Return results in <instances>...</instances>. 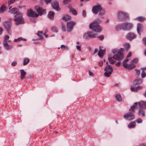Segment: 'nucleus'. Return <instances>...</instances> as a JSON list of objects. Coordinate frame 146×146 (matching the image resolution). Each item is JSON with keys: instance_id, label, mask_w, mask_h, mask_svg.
Listing matches in <instances>:
<instances>
[{"instance_id": "de8ad7c7", "label": "nucleus", "mask_w": 146, "mask_h": 146, "mask_svg": "<svg viewBox=\"0 0 146 146\" xmlns=\"http://www.w3.org/2000/svg\"><path fill=\"white\" fill-rule=\"evenodd\" d=\"M62 27L63 31H66V28L65 26L63 24H62Z\"/></svg>"}, {"instance_id": "4c0bfd02", "label": "nucleus", "mask_w": 146, "mask_h": 146, "mask_svg": "<svg viewBox=\"0 0 146 146\" xmlns=\"http://www.w3.org/2000/svg\"><path fill=\"white\" fill-rule=\"evenodd\" d=\"M124 46L127 50L130 47L129 44L128 43H126L124 44Z\"/></svg>"}, {"instance_id": "5fc2aeb1", "label": "nucleus", "mask_w": 146, "mask_h": 146, "mask_svg": "<svg viewBox=\"0 0 146 146\" xmlns=\"http://www.w3.org/2000/svg\"><path fill=\"white\" fill-rule=\"evenodd\" d=\"M138 59L137 58H135L133 59L132 61V62L134 63H136Z\"/></svg>"}, {"instance_id": "1a4fd4ad", "label": "nucleus", "mask_w": 146, "mask_h": 146, "mask_svg": "<svg viewBox=\"0 0 146 146\" xmlns=\"http://www.w3.org/2000/svg\"><path fill=\"white\" fill-rule=\"evenodd\" d=\"M76 25V23L74 21H70L67 23V31L68 32L71 31L73 27Z\"/></svg>"}, {"instance_id": "b1692460", "label": "nucleus", "mask_w": 146, "mask_h": 146, "mask_svg": "<svg viewBox=\"0 0 146 146\" xmlns=\"http://www.w3.org/2000/svg\"><path fill=\"white\" fill-rule=\"evenodd\" d=\"M137 103H135L133 106L131 107L129 111L131 110L132 112H134L135 111V109L137 108Z\"/></svg>"}, {"instance_id": "09e8293b", "label": "nucleus", "mask_w": 146, "mask_h": 146, "mask_svg": "<svg viewBox=\"0 0 146 146\" xmlns=\"http://www.w3.org/2000/svg\"><path fill=\"white\" fill-rule=\"evenodd\" d=\"M103 62L102 60L99 61V62L98 64L99 65V66H102L103 65Z\"/></svg>"}, {"instance_id": "4468645a", "label": "nucleus", "mask_w": 146, "mask_h": 146, "mask_svg": "<svg viewBox=\"0 0 146 146\" xmlns=\"http://www.w3.org/2000/svg\"><path fill=\"white\" fill-rule=\"evenodd\" d=\"M35 9L36 12L40 15L43 14L45 13L46 10L42 9L41 7H38L37 8V7H35Z\"/></svg>"}, {"instance_id": "c03bdc74", "label": "nucleus", "mask_w": 146, "mask_h": 146, "mask_svg": "<svg viewBox=\"0 0 146 146\" xmlns=\"http://www.w3.org/2000/svg\"><path fill=\"white\" fill-rule=\"evenodd\" d=\"M17 64V62L15 61H13V62L11 63V65L13 66H16Z\"/></svg>"}, {"instance_id": "c9c22d12", "label": "nucleus", "mask_w": 146, "mask_h": 146, "mask_svg": "<svg viewBox=\"0 0 146 146\" xmlns=\"http://www.w3.org/2000/svg\"><path fill=\"white\" fill-rule=\"evenodd\" d=\"M142 82V81L141 79L136 80L134 81L133 84H138L141 83Z\"/></svg>"}, {"instance_id": "e2e57ef3", "label": "nucleus", "mask_w": 146, "mask_h": 146, "mask_svg": "<svg viewBox=\"0 0 146 146\" xmlns=\"http://www.w3.org/2000/svg\"><path fill=\"white\" fill-rule=\"evenodd\" d=\"M98 51V49L97 48H95L94 49V54H96Z\"/></svg>"}, {"instance_id": "412c9836", "label": "nucleus", "mask_w": 146, "mask_h": 146, "mask_svg": "<svg viewBox=\"0 0 146 146\" xmlns=\"http://www.w3.org/2000/svg\"><path fill=\"white\" fill-rule=\"evenodd\" d=\"M37 35L40 37V39H43V37L42 36L44 35L46 37H47L48 36L47 35H46L45 34H43L42 31H38L37 33Z\"/></svg>"}, {"instance_id": "338daca9", "label": "nucleus", "mask_w": 146, "mask_h": 146, "mask_svg": "<svg viewBox=\"0 0 146 146\" xmlns=\"http://www.w3.org/2000/svg\"><path fill=\"white\" fill-rule=\"evenodd\" d=\"M65 45H63V44L62 45H61V47H61V48H65Z\"/></svg>"}, {"instance_id": "9b49d317", "label": "nucleus", "mask_w": 146, "mask_h": 146, "mask_svg": "<svg viewBox=\"0 0 146 146\" xmlns=\"http://www.w3.org/2000/svg\"><path fill=\"white\" fill-rule=\"evenodd\" d=\"M51 5L52 8L55 10L59 11L60 8L59 7L58 2L57 0L54 1L51 3Z\"/></svg>"}, {"instance_id": "6ab92c4d", "label": "nucleus", "mask_w": 146, "mask_h": 146, "mask_svg": "<svg viewBox=\"0 0 146 146\" xmlns=\"http://www.w3.org/2000/svg\"><path fill=\"white\" fill-rule=\"evenodd\" d=\"M142 89V87L139 86L136 87H131V90L132 92H137V91Z\"/></svg>"}, {"instance_id": "2eb2a0df", "label": "nucleus", "mask_w": 146, "mask_h": 146, "mask_svg": "<svg viewBox=\"0 0 146 146\" xmlns=\"http://www.w3.org/2000/svg\"><path fill=\"white\" fill-rule=\"evenodd\" d=\"M3 46L5 48L8 50L13 48L14 46L11 45H10L8 42L3 43Z\"/></svg>"}, {"instance_id": "052dcab7", "label": "nucleus", "mask_w": 146, "mask_h": 146, "mask_svg": "<svg viewBox=\"0 0 146 146\" xmlns=\"http://www.w3.org/2000/svg\"><path fill=\"white\" fill-rule=\"evenodd\" d=\"M120 64V62H118L115 64V65L116 66H119Z\"/></svg>"}, {"instance_id": "ea45409f", "label": "nucleus", "mask_w": 146, "mask_h": 146, "mask_svg": "<svg viewBox=\"0 0 146 146\" xmlns=\"http://www.w3.org/2000/svg\"><path fill=\"white\" fill-rule=\"evenodd\" d=\"M123 67L125 68H127L128 64H127V62H126L125 61H123Z\"/></svg>"}, {"instance_id": "ddd939ff", "label": "nucleus", "mask_w": 146, "mask_h": 146, "mask_svg": "<svg viewBox=\"0 0 146 146\" xmlns=\"http://www.w3.org/2000/svg\"><path fill=\"white\" fill-rule=\"evenodd\" d=\"M27 14L29 16L33 17H36L38 16V14L33 11L31 9H30L28 11Z\"/></svg>"}, {"instance_id": "e433bc0d", "label": "nucleus", "mask_w": 146, "mask_h": 146, "mask_svg": "<svg viewBox=\"0 0 146 146\" xmlns=\"http://www.w3.org/2000/svg\"><path fill=\"white\" fill-rule=\"evenodd\" d=\"M108 60L110 63L111 64H113L115 63V61L112 59L111 57H109L108 58Z\"/></svg>"}, {"instance_id": "7c9ffc66", "label": "nucleus", "mask_w": 146, "mask_h": 146, "mask_svg": "<svg viewBox=\"0 0 146 146\" xmlns=\"http://www.w3.org/2000/svg\"><path fill=\"white\" fill-rule=\"evenodd\" d=\"M115 98L116 100L118 102H121L122 101V99L121 96L119 94H117L116 95Z\"/></svg>"}, {"instance_id": "f257e3e1", "label": "nucleus", "mask_w": 146, "mask_h": 146, "mask_svg": "<svg viewBox=\"0 0 146 146\" xmlns=\"http://www.w3.org/2000/svg\"><path fill=\"white\" fill-rule=\"evenodd\" d=\"M9 12L15 15L14 20L15 22L16 25L24 23L25 21L23 18L22 14L17 11V8H13Z\"/></svg>"}, {"instance_id": "a18cd8bd", "label": "nucleus", "mask_w": 146, "mask_h": 146, "mask_svg": "<svg viewBox=\"0 0 146 146\" xmlns=\"http://www.w3.org/2000/svg\"><path fill=\"white\" fill-rule=\"evenodd\" d=\"M15 0H9L8 1V4L9 5L11 4H12L14 3V1Z\"/></svg>"}, {"instance_id": "680f3d73", "label": "nucleus", "mask_w": 146, "mask_h": 146, "mask_svg": "<svg viewBox=\"0 0 146 146\" xmlns=\"http://www.w3.org/2000/svg\"><path fill=\"white\" fill-rule=\"evenodd\" d=\"M129 60V59L127 57L126 59L125 60L123 61H125V62H128Z\"/></svg>"}, {"instance_id": "58836bf2", "label": "nucleus", "mask_w": 146, "mask_h": 146, "mask_svg": "<svg viewBox=\"0 0 146 146\" xmlns=\"http://www.w3.org/2000/svg\"><path fill=\"white\" fill-rule=\"evenodd\" d=\"M135 121L138 123H142V120L141 118H139L137 119Z\"/></svg>"}, {"instance_id": "2f4dec72", "label": "nucleus", "mask_w": 146, "mask_h": 146, "mask_svg": "<svg viewBox=\"0 0 146 146\" xmlns=\"http://www.w3.org/2000/svg\"><path fill=\"white\" fill-rule=\"evenodd\" d=\"M138 113L140 115H141L142 116H143L145 115L144 111L142 109H140L139 110Z\"/></svg>"}, {"instance_id": "6e6552de", "label": "nucleus", "mask_w": 146, "mask_h": 146, "mask_svg": "<svg viewBox=\"0 0 146 146\" xmlns=\"http://www.w3.org/2000/svg\"><path fill=\"white\" fill-rule=\"evenodd\" d=\"M102 9V7L100 5H97L93 6L92 8V12L95 14H96Z\"/></svg>"}, {"instance_id": "8fccbe9b", "label": "nucleus", "mask_w": 146, "mask_h": 146, "mask_svg": "<svg viewBox=\"0 0 146 146\" xmlns=\"http://www.w3.org/2000/svg\"><path fill=\"white\" fill-rule=\"evenodd\" d=\"M86 12L85 10H84L83 11L82 15L84 17H85L86 16Z\"/></svg>"}, {"instance_id": "aec40b11", "label": "nucleus", "mask_w": 146, "mask_h": 146, "mask_svg": "<svg viewBox=\"0 0 146 146\" xmlns=\"http://www.w3.org/2000/svg\"><path fill=\"white\" fill-rule=\"evenodd\" d=\"M21 73L20 78L21 80H23L25 77V75L27 74L26 72L24 70L21 69L20 70Z\"/></svg>"}, {"instance_id": "603ef678", "label": "nucleus", "mask_w": 146, "mask_h": 146, "mask_svg": "<svg viewBox=\"0 0 146 146\" xmlns=\"http://www.w3.org/2000/svg\"><path fill=\"white\" fill-rule=\"evenodd\" d=\"M98 38L101 40H102L104 38V36L103 35H101L98 37Z\"/></svg>"}, {"instance_id": "5701e85b", "label": "nucleus", "mask_w": 146, "mask_h": 146, "mask_svg": "<svg viewBox=\"0 0 146 146\" xmlns=\"http://www.w3.org/2000/svg\"><path fill=\"white\" fill-rule=\"evenodd\" d=\"M139 105L141 108H146V102L142 101L139 102Z\"/></svg>"}, {"instance_id": "bb28decb", "label": "nucleus", "mask_w": 146, "mask_h": 146, "mask_svg": "<svg viewBox=\"0 0 146 146\" xmlns=\"http://www.w3.org/2000/svg\"><path fill=\"white\" fill-rule=\"evenodd\" d=\"M135 126V121H133L130 123L128 125V127L129 128H134Z\"/></svg>"}, {"instance_id": "79ce46f5", "label": "nucleus", "mask_w": 146, "mask_h": 146, "mask_svg": "<svg viewBox=\"0 0 146 146\" xmlns=\"http://www.w3.org/2000/svg\"><path fill=\"white\" fill-rule=\"evenodd\" d=\"M71 0H64L63 1V3L66 5L68 3L70 2Z\"/></svg>"}, {"instance_id": "f8f14e48", "label": "nucleus", "mask_w": 146, "mask_h": 146, "mask_svg": "<svg viewBox=\"0 0 146 146\" xmlns=\"http://www.w3.org/2000/svg\"><path fill=\"white\" fill-rule=\"evenodd\" d=\"M124 27L123 30H129L132 27L133 25L130 23L125 22L123 23Z\"/></svg>"}, {"instance_id": "0eeeda50", "label": "nucleus", "mask_w": 146, "mask_h": 146, "mask_svg": "<svg viewBox=\"0 0 146 146\" xmlns=\"http://www.w3.org/2000/svg\"><path fill=\"white\" fill-rule=\"evenodd\" d=\"M118 19L120 20H123L128 18V15L125 12H121L118 13Z\"/></svg>"}, {"instance_id": "f3484780", "label": "nucleus", "mask_w": 146, "mask_h": 146, "mask_svg": "<svg viewBox=\"0 0 146 146\" xmlns=\"http://www.w3.org/2000/svg\"><path fill=\"white\" fill-rule=\"evenodd\" d=\"M103 48L102 46H100V49L99 52L98 53V55L100 57H103L104 55V53L105 52V50H103L102 48Z\"/></svg>"}, {"instance_id": "37998d69", "label": "nucleus", "mask_w": 146, "mask_h": 146, "mask_svg": "<svg viewBox=\"0 0 146 146\" xmlns=\"http://www.w3.org/2000/svg\"><path fill=\"white\" fill-rule=\"evenodd\" d=\"M141 75L142 78H144L145 77L146 74L144 70H143Z\"/></svg>"}, {"instance_id": "423d86ee", "label": "nucleus", "mask_w": 146, "mask_h": 146, "mask_svg": "<svg viewBox=\"0 0 146 146\" xmlns=\"http://www.w3.org/2000/svg\"><path fill=\"white\" fill-rule=\"evenodd\" d=\"M123 117L125 119L129 121H131L135 118L134 115L131 112L125 114Z\"/></svg>"}, {"instance_id": "49530a36", "label": "nucleus", "mask_w": 146, "mask_h": 146, "mask_svg": "<svg viewBox=\"0 0 146 146\" xmlns=\"http://www.w3.org/2000/svg\"><path fill=\"white\" fill-rule=\"evenodd\" d=\"M5 8L3 7H1L0 8V12H2L5 11Z\"/></svg>"}, {"instance_id": "bf43d9fd", "label": "nucleus", "mask_w": 146, "mask_h": 146, "mask_svg": "<svg viewBox=\"0 0 146 146\" xmlns=\"http://www.w3.org/2000/svg\"><path fill=\"white\" fill-rule=\"evenodd\" d=\"M3 31V29L2 27H0V35H1Z\"/></svg>"}, {"instance_id": "c85d7f7f", "label": "nucleus", "mask_w": 146, "mask_h": 146, "mask_svg": "<svg viewBox=\"0 0 146 146\" xmlns=\"http://www.w3.org/2000/svg\"><path fill=\"white\" fill-rule=\"evenodd\" d=\"M21 40L26 41L27 39H26L23 38L21 37H19L17 39H15L14 40L13 42H20Z\"/></svg>"}, {"instance_id": "20e7f679", "label": "nucleus", "mask_w": 146, "mask_h": 146, "mask_svg": "<svg viewBox=\"0 0 146 146\" xmlns=\"http://www.w3.org/2000/svg\"><path fill=\"white\" fill-rule=\"evenodd\" d=\"M3 23L4 27L7 33L10 35L11 34V29L12 26L11 23L8 21H5L3 22Z\"/></svg>"}, {"instance_id": "4be33fe9", "label": "nucleus", "mask_w": 146, "mask_h": 146, "mask_svg": "<svg viewBox=\"0 0 146 146\" xmlns=\"http://www.w3.org/2000/svg\"><path fill=\"white\" fill-rule=\"evenodd\" d=\"M70 11L72 13V14L74 15H76L78 13L77 11L74 8H72L71 6L69 7Z\"/></svg>"}, {"instance_id": "f704fd0d", "label": "nucleus", "mask_w": 146, "mask_h": 146, "mask_svg": "<svg viewBox=\"0 0 146 146\" xmlns=\"http://www.w3.org/2000/svg\"><path fill=\"white\" fill-rule=\"evenodd\" d=\"M135 66L134 64H130L128 65L127 68L129 69H132L135 68Z\"/></svg>"}, {"instance_id": "473e14b6", "label": "nucleus", "mask_w": 146, "mask_h": 146, "mask_svg": "<svg viewBox=\"0 0 146 146\" xmlns=\"http://www.w3.org/2000/svg\"><path fill=\"white\" fill-rule=\"evenodd\" d=\"M30 61L29 59L27 58H25L24 59L23 64L24 66L27 65Z\"/></svg>"}, {"instance_id": "a211bd4d", "label": "nucleus", "mask_w": 146, "mask_h": 146, "mask_svg": "<svg viewBox=\"0 0 146 146\" xmlns=\"http://www.w3.org/2000/svg\"><path fill=\"white\" fill-rule=\"evenodd\" d=\"M143 26L141 24L139 23L138 24L137 27V32L138 34H140V33L142 31Z\"/></svg>"}, {"instance_id": "864d4df0", "label": "nucleus", "mask_w": 146, "mask_h": 146, "mask_svg": "<svg viewBox=\"0 0 146 146\" xmlns=\"http://www.w3.org/2000/svg\"><path fill=\"white\" fill-rule=\"evenodd\" d=\"M52 0H44V1L46 4H48L49 3H50Z\"/></svg>"}, {"instance_id": "6e6d98bb", "label": "nucleus", "mask_w": 146, "mask_h": 146, "mask_svg": "<svg viewBox=\"0 0 146 146\" xmlns=\"http://www.w3.org/2000/svg\"><path fill=\"white\" fill-rule=\"evenodd\" d=\"M131 55H132V53H131V52H129V53H128V55H127V57L129 58L131 56Z\"/></svg>"}, {"instance_id": "774afa93", "label": "nucleus", "mask_w": 146, "mask_h": 146, "mask_svg": "<svg viewBox=\"0 0 146 146\" xmlns=\"http://www.w3.org/2000/svg\"><path fill=\"white\" fill-rule=\"evenodd\" d=\"M144 54L145 56H146V48L145 50Z\"/></svg>"}, {"instance_id": "7ed1b4c3", "label": "nucleus", "mask_w": 146, "mask_h": 146, "mask_svg": "<svg viewBox=\"0 0 146 146\" xmlns=\"http://www.w3.org/2000/svg\"><path fill=\"white\" fill-rule=\"evenodd\" d=\"M123 51V48H120L118 50L117 54L113 56L112 58L117 60H122L123 59L124 56L122 52Z\"/></svg>"}, {"instance_id": "72a5a7b5", "label": "nucleus", "mask_w": 146, "mask_h": 146, "mask_svg": "<svg viewBox=\"0 0 146 146\" xmlns=\"http://www.w3.org/2000/svg\"><path fill=\"white\" fill-rule=\"evenodd\" d=\"M71 17L68 15H65L63 17V19L66 21L71 19Z\"/></svg>"}, {"instance_id": "dca6fc26", "label": "nucleus", "mask_w": 146, "mask_h": 146, "mask_svg": "<svg viewBox=\"0 0 146 146\" xmlns=\"http://www.w3.org/2000/svg\"><path fill=\"white\" fill-rule=\"evenodd\" d=\"M136 36V35L134 33H130L126 35V38L129 40H131L134 38Z\"/></svg>"}, {"instance_id": "9d476101", "label": "nucleus", "mask_w": 146, "mask_h": 146, "mask_svg": "<svg viewBox=\"0 0 146 146\" xmlns=\"http://www.w3.org/2000/svg\"><path fill=\"white\" fill-rule=\"evenodd\" d=\"M96 36L95 34L91 32H88L84 33L83 37L84 38L88 39L89 38H94Z\"/></svg>"}, {"instance_id": "13d9d810", "label": "nucleus", "mask_w": 146, "mask_h": 146, "mask_svg": "<svg viewBox=\"0 0 146 146\" xmlns=\"http://www.w3.org/2000/svg\"><path fill=\"white\" fill-rule=\"evenodd\" d=\"M143 40L144 43L146 45V37L143 38Z\"/></svg>"}, {"instance_id": "0e129e2a", "label": "nucleus", "mask_w": 146, "mask_h": 146, "mask_svg": "<svg viewBox=\"0 0 146 146\" xmlns=\"http://www.w3.org/2000/svg\"><path fill=\"white\" fill-rule=\"evenodd\" d=\"M89 74L90 76H93V73L91 71H89Z\"/></svg>"}, {"instance_id": "4d7b16f0", "label": "nucleus", "mask_w": 146, "mask_h": 146, "mask_svg": "<svg viewBox=\"0 0 146 146\" xmlns=\"http://www.w3.org/2000/svg\"><path fill=\"white\" fill-rule=\"evenodd\" d=\"M77 49L78 50L80 51L81 50V47L80 46L78 45H77L76 46Z\"/></svg>"}, {"instance_id": "3c124183", "label": "nucleus", "mask_w": 146, "mask_h": 146, "mask_svg": "<svg viewBox=\"0 0 146 146\" xmlns=\"http://www.w3.org/2000/svg\"><path fill=\"white\" fill-rule=\"evenodd\" d=\"M135 70H136V74L137 76H138L140 74V71L139 70H137V69H135Z\"/></svg>"}, {"instance_id": "f03ea898", "label": "nucleus", "mask_w": 146, "mask_h": 146, "mask_svg": "<svg viewBox=\"0 0 146 146\" xmlns=\"http://www.w3.org/2000/svg\"><path fill=\"white\" fill-rule=\"evenodd\" d=\"M101 21L99 19H97L96 21L91 23L90 25L89 28L92 31L96 33H100L102 31L101 27L99 24Z\"/></svg>"}, {"instance_id": "39448f33", "label": "nucleus", "mask_w": 146, "mask_h": 146, "mask_svg": "<svg viewBox=\"0 0 146 146\" xmlns=\"http://www.w3.org/2000/svg\"><path fill=\"white\" fill-rule=\"evenodd\" d=\"M105 71L106 72L104 74L106 77H109L113 71V69L112 67L110 65H107L105 68Z\"/></svg>"}, {"instance_id": "a878e982", "label": "nucleus", "mask_w": 146, "mask_h": 146, "mask_svg": "<svg viewBox=\"0 0 146 146\" xmlns=\"http://www.w3.org/2000/svg\"><path fill=\"white\" fill-rule=\"evenodd\" d=\"M9 36L8 35H5L4 37V40H3V43L8 42H10L11 40H9Z\"/></svg>"}, {"instance_id": "c756f323", "label": "nucleus", "mask_w": 146, "mask_h": 146, "mask_svg": "<svg viewBox=\"0 0 146 146\" xmlns=\"http://www.w3.org/2000/svg\"><path fill=\"white\" fill-rule=\"evenodd\" d=\"M136 19L137 20L140 22H143L145 20V18L143 17H137Z\"/></svg>"}, {"instance_id": "a19ab883", "label": "nucleus", "mask_w": 146, "mask_h": 146, "mask_svg": "<svg viewBox=\"0 0 146 146\" xmlns=\"http://www.w3.org/2000/svg\"><path fill=\"white\" fill-rule=\"evenodd\" d=\"M99 12H100L99 14L100 15H102L105 13V11L104 10L102 9H102Z\"/></svg>"}, {"instance_id": "69168bd1", "label": "nucleus", "mask_w": 146, "mask_h": 146, "mask_svg": "<svg viewBox=\"0 0 146 146\" xmlns=\"http://www.w3.org/2000/svg\"><path fill=\"white\" fill-rule=\"evenodd\" d=\"M139 146H146L144 144H143V143H141V144H140L139 145Z\"/></svg>"}, {"instance_id": "cd10ccee", "label": "nucleus", "mask_w": 146, "mask_h": 146, "mask_svg": "<svg viewBox=\"0 0 146 146\" xmlns=\"http://www.w3.org/2000/svg\"><path fill=\"white\" fill-rule=\"evenodd\" d=\"M54 13L53 12L50 11L48 13V17L50 19H52L54 18Z\"/></svg>"}, {"instance_id": "393cba45", "label": "nucleus", "mask_w": 146, "mask_h": 146, "mask_svg": "<svg viewBox=\"0 0 146 146\" xmlns=\"http://www.w3.org/2000/svg\"><path fill=\"white\" fill-rule=\"evenodd\" d=\"M124 27V25L123 23L122 24H119L117 25L115 27V29L117 31H119L120 30L123 29Z\"/></svg>"}]
</instances>
